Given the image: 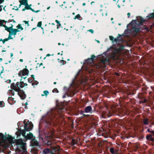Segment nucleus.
<instances>
[{
    "label": "nucleus",
    "mask_w": 154,
    "mask_h": 154,
    "mask_svg": "<svg viewBox=\"0 0 154 154\" xmlns=\"http://www.w3.org/2000/svg\"><path fill=\"white\" fill-rule=\"evenodd\" d=\"M14 139L11 137H9L8 138L4 136L3 135L0 133V141L1 143H4L5 144L4 146L5 147H7L8 146L12 144V143L14 142V141H15L17 145H20L22 149L23 152L21 154H26L27 151L26 150V143L23 142L21 139L19 140H13Z\"/></svg>",
    "instance_id": "1"
},
{
    "label": "nucleus",
    "mask_w": 154,
    "mask_h": 154,
    "mask_svg": "<svg viewBox=\"0 0 154 154\" xmlns=\"http://www.w3.org/2000/svg\"><path fill=\"white\" fill-rule=\"evenodd\" d=\"M60 148L59 146H54L52 150L49 149H46L43 150V152L45 154H47L49 152L51 154H53L56 151H60Z\"/></svg>",
    "instance_id": "2"
},
{
    "label": "nucleus",
    "mask_w": 154,
    "mask_h": 154,
    "mask_svg": "<svg viewBox=\"0 0 154 154\" xmlns=\"http://www.w3.org/2000/svg\"><path fill=\"white\" fill-rule=\"evenodd\" d=\"M24 86L23 83L22 82H17L16 85H12L11 86V88L15 91H18L20 90V88H22Z\"/></svg>",
    "instance_id": "3"
},
{
    "label": "nucleus",
    "mask_w": 154,
    "mask_h": 154,
    "mask_svg": "<svg viewBox=\"0 0 154 154\" xmlns=\"http://www.w3.org/2000/svg\"><path fill=\"white\" fill-rule=\"evenodd\" d=\"M29 72V70L27 69H25L23 70L20 71L18 73V75L19 76L21 77V78H23H23L25 79L26 77L24 76L28 75Z\"/></svg>",
    "instance_id": "4"
},
{
    "label": "nucleus",
    "mask_w": 154,
    "mask_h": 154,
    "mask_svg": "<svg viewBox=\"0 0 154 154\" xmlns=\"http://www.w3.org/2000/svg\"><path fill=\"white\" fill-rule=\"evenodd\" d=\"M24 130H23L25 132L26 131H29L31 130L32 128L33 125L31 122H28L24 126Z\"/></svg>",
    "instance_id": "5"
},
{
    "label": "nucleus",
    "mask_w": 154,
    "mask_h": 154,
    "mask_svg": "<svg viewBox=\"0 0 154 154\" xmlns=\"http://www.w3.org/2000/svg\"><path fill=\"white\" fill-rule=\"evenodd\" d=\"M17 91V94L22 99H23L25 98V94L23 91L20 90Z\"/></svg>",
    "instance_id": "6"
},
{
    "label": "nucleus",
    "mask_w": 154,
    "mask_h": 154,
    "mask_svg": "<svg viewBox=\"0 0 154 154\" xmlns=\"http://www.w3.org/2000/svg\"><path fill=\"white\" fill-rule=\"evenodd\" d=\"M22 132V135L23 136L25 137L26 139H32L33 137L32 134L31 133H30L28 134L27 136H25V132L24 131H23Z\"/></svg>",
    "instance_id": "7"
},
{
    "label": "nucleus",
    "mask_w": 154,
    "mask_h": 154,
    "mask_svg": "<svg viewBox=\"0 0 154 154\" xmlns=\"http://www.w3.org/2000/svg\"><path fill=\"white\" fill-rule=\"evenodd\" d=\"M94 57V56H92L91 57L90 59H88L86 60L87 63L89 64H91V65H93L94 63H93V59Z\"/></svg>",
    "instance_id": "8"
},
{
    "label": "nucleus",
    "mask_w": 154,
    "mask_h": 154,
    "mask_svg": "<svg viewBox=\"0 0 154 154\" xmlns=\"http://www.w3.org/2000/svg\"><path fill=\"white\" fill-rule=\"evenodd\" d=\"M17 32H18L17 30H16V29H13V28H12L11 31L10 32V35L15 36L16 35L17 33Z\"/></svg>",
    "instance_id": "9"
},
{
    "label": "nucleus",
    "mask_w": 154,
    "mask_h": 154,
    "mask_svg": "<svg viewBox=\"0 0 154 154\" xmlns=\"http://www.w3.org/2000/svg\"><path fill=\"white\" fill-rule=\"evenodd\" d=\"M16 28H17L16 30H17L18 32H20L23 30V28L22 26V25L21 24H19L17 26Z\"/></svg>",
    "instance_id": "10"
},
{
    "label": "nucleus",
    "mask_w": 154,
    "mask_h": 154,
    "mask_svg": "<svg viewBox=\"0 0 154 154\" xmlns=\"http://www.w3.org/2000/svg\"><path fill=\"white\" fill-rule=\"evenodd\" d=\"M25 8H24L23 9L22 11H25L26 9H30L32 11H34V10L32 9L30 7V5H29L28 4H27V5H25Z\"/></svg>",
    "instance_id": "11"
},
{
    "label": "nucleus",
    "mask_w": 154,
    "mask_h": 154,
    "mask_svg": "<svg viewBox=\"0 0 154 154\" xmlns=\"http://www.w3.org/2000/svg\"><path fill=\"white\" fill-rule=\"evenodd\" d=\"M92 111V108L91 106H87L85 109V112H91Z\"/></svg>",
    "instance_id": "12"
},
{
    "label": "nucleus",
    "mask_w": 154,
    "mask_h": 154,
    "mask_svg": "<svg viewBox=\"0 0 154 154\" xmlns=\"http://www.w3.org/2000/svg\"><path fill=\"white\" fill-rule=\"evenodd\" d=\"M19 2L21 4L25 6L27 5L28 4V2L26 0H20Z\"/></svg>",
    "instance_id": "13"
},
{
    "label": "nucleus",
    "mask_w": 154,
    "mask_h": 154,
    "mask_svg": "<svg viewBox=\"0 0 154 154\" xmlns=\"http://www.w3.org/2000/svg\"><path fill=\"white\" fill-rule=\"evenodd\" d=\"M110 151L111 153L112 154H117V151L115 149L113 148H111L110 149Z\"/></svg>",
    "instance_id": "14"
},
{
    "label": "nucleus",
    "mask_w": 154,
    "mask_h": 154,
    "mask_svg": "<svg viewBox=\"0 0 154 154\" xmlns=\"http://www.w3.org/2000/svg\"><path fill=\"white\" fill-rule=\"evenodd\" d=\"M4 27L5 28V29L7 30V31L9 32V33H10V32L11 31V29L12 28V27H8L7 26H5Z\"/></svg>",
    "instance_id": "15"
},
{
    "label": "nucleus",
    "mask_w": 154,
    "mask_h": 154,
    "mask_svg": "<svg viewBox=\"0 0 154 154\" xmlns=\"http://www.w3.org/2000/svg\"><path fill=\"white\" fill-rule=\"evenodd\" d=\"M4 27L5 28V29L7 30V31L9 32V33H10V32L11 31V29L12 28V27H8L7 26H5Z\"/></svg>",
    "instance_id": "16"
},
{
    "label": "nucleus",
    "mask_w": 154,
    "mask_h": 154,
    "mask_svg": "<svg viewBox=\"0 0 154 154\" xmlns=\"http://www.w3.org/2000/svg\"><path fill=\"white\" fill-rule=\"evenodd\" d=\"M7 21H5L4 20H0V26L4 27L5 25L4 24V23H6Z\"/></svg>",
    "instance_id": "17"
},
{
    "label": "nucleus",
    "mask_w": 154,
    "mask_h": 154,
    "mask_svg": "<svg viewBox=\"0 0 154 154\" xmlns=\"http://www.w3.org/2000/svg\"><path fill=\"white\" fill-rule=\"evenodd\" d=\"M49 92L47 91H45L43 92V94H41L42 96H45L46 97L48 94Z\"/></svg>",
    "instance_id": "18"
},
{
    "label": "nucleus",
    "mask_w": 154,
    "mask_h": 154,
    "mask_svg": "<svg viewBox=\"0 0 154 154\" xmlns=\"http://www.w3.org/2000/svg\"><path fill=\"white\" fill-rule=\"evenodd\" d=\"M149 122L148 119H144L143 121V122L145 125L148 124Z\"/></svg>",
    "instance_id": "19"
},
{
    "label": "nucleus",
    "mask_w": 154,
    "mask_h": 154,
    "mask_svg": "<svg viewBox=\"0 0 154 154\" xmlns=\"http://www.w3.org/2000/svg\"><path fill=\"white\" fill-rule=\"evenodd\" d=\"M109 39H110V40H111V41H114L116 42L117 41L116 39H114V37L112 36H109Z\"/></svg>",
    "instance_id": "20"
},
{
    "label": "nucleus",
    "mask_w": 154,
    "mask_h": 154,
    "mask_svg": "<svg viewBox=\"0 0 154 154\" xmlns=\"http://www.w3.org/2000/svg\"><path fill=\"white\" fill-rule=\"evenodd\" d=\"M106 61V58H103L101 60V62L103 64L105 63Z\"/></svg>",
    "instance_id": "21"
},
{
    "label": "nucleus",
    "mask_w": 154,
    "mask_h": 154,
    "mask_svg": "<svg viewBox=\"0 0 154 154\" xmlns=\"http://www.w3.org/2000/svg\"><path fill=\"white\" fill-rule=\"evenodd\" d=\"M80 15L79 14H78L75 16V17L74 18V19H79L80 18Z\"/></svg>",
    "instance_id": "22"
},
{
    "label": "nucleus",
    "mask_w": 154,
    "mask_h": 154,
    "mask_svg": "<svg viewBox=\"0 0 154 154\" xmlns=\"http://www.w3.org/2000/svg\"><path fill=\"white\" fill-rule=\"evenodd\" d=\"M8 41V39L6 38L3 40H2V39H0V41H2L3 42V44H4L5 42L7 41Z\"/></svg>",
    "instance_id": "23"
},
{
    "label": "nucleus",
    "mask_w": 154,
    "mask_h": 154,
    "mask_svg": "<svg viewBox=\"0 0 154 154\" xmlns=\"http://www.w3.org/2000/svg\"><path fill=\"white\" fill-rule=\"evenodd\" d=\"M117 50L116 51V52L117 53H119L122 50V48L120 47L117 48Z\"/></svg>",
    "instance_id": "24"
},
{
    "label": "nucleus",
    "mask_w": 154,
    "mask_h": 154,
    "mask_svg": "<svg viewBox=\"0 0 154 154\" xmlns=\"http://www.w3.org/2000/svg\"><path fill=\"white\" fill-rule=\"evenodd\" d=\"M4 103L3 101L0 102V107H2L4 106Z\"/></svg>",
    "instance_id": "25"
},
{
    "label": "nucleus",
    "mask_w": 154,
    "mask_h": 154,
    "mask_svg": "<svg viewBox=\"0 0 154 154\" xmlns=\"http://www.w3.org/2000/svg\"><path fill=\"white\" fill-rule=\"evenodd\" d=\"M42 22L41 21L39 22L37 24V26L38 27H41V26Z\"/></svg>",
    "instance_id": "26"
},
{
    "label": "nucleus",
    "mask_w": 154,
    "mask_h": 154,
    "mask_svg": "<svg viewBox=\"0 0 154 154\" xmlns=\"http://www.w3.org/2000/svg\"><path fill=\"white\" fill-rule=\"evenodd\" d=\"M24 23H25L26 24H27L28 26H29V21H23Z\"/></svg>",
    "instance_id": "27"
},
{
    "label": "nucleus",
    "mask_w": 154,
    "mask_h": 154,
    "mask_svg": "<svg viewBox=\"0 0 154 154\" xmlns=\"http://www.w3.org/2000/svg\"><path fill=\"white\" fill-rule=\"evenodd\" d=\"M151 135H149V136H147L146 137V138L147 139H148L149 138H150L152 140H154L152 138H151Z\"/></svg>",
    "instance_id": "28"
},
{
    "label": "nucleus",
    "mask_w": 154,
    "mask_h": 154,
    "mask_svg": "<svg viewBox=\"0 0 154 154\" xmlns=\"http://www.w3.org/2000/svg\"><path fill=\"white\" fill-rule=\"evenodd\" d=\"M11 35H10V33H9V36H8V38H7L8 39V41L10 39H12V38L11 37Z\"/></svg>",
    "instance_id": "29"
},
{
    "label": "nucleus",
    "mask_w": 154,
    "mask_h": 154,
    "mask_svg": "<svg viewBox=\"0 0 154 154\" xmlns=\"http://www.w3.org/2000/svg\"><path fill=\"white\" fill-rule=\"evenodd\" d=\"M72 145H74V144H76L75 141L74 140V139L72 140Z\"/></svg>",
    "instance_id": "30"
},
{
    "label": "nucleus",
    "mask_w": 154,
    "mask_h": 154,
    "mask_svg": "<svg viewBox=\"0 0 154 154\" xmlns=\"http://www.w3.org/2000/svg\"><path fill=\"white\" fill-rule=\"evenodd\" d=\"M88 31L91 32L92 33H93L94 32L93 30L92 29L88 30Z\"/></svg>",
    "instance_id": "31"
},
{
    "label": "nucleus",
    "mask_w": 154,
    "mask_h": 154,
    "mask_svg": "<svg viewBox=\"0 0 154 154\" xmlns=\"http://www.w3.org/2000/svg\"><path fill=\"white\" fill-rule=\"evenodd\" d=\"M100 66V64L98 65H97L96 66V67L97 68H98Z\"/></svg>",
    "instance_id": "32"
},
{
    "label": "nucleus",
    "mask_w": 154,
    "mask_h": 154,
    "mask_svg": "<svg viewBox=\"0 0 154 154\" xmlns=\"http://www.w3.org/2000/svg\"><path fill=\"white\" fill-rule=\"evenodd\" d=\"M10 92H11L12 94L13 95H14V91H13L12 90H11V91H10Z\"/></svg>",
    "instance_id": "33"
},
{
    "label": "nucleus",
    "mask_w": 154,
    "mask_h": 154,
    "mask_svg": "<svg viewBox=\"0 0 154 154\" xmlns=\"http://www.w3.org/2000/svg\"><path fill=\"white\" fill-rule=\"evenodd\" d=\"M55 21L57 23H59L60 25V22H59L57 20H55Z\"/></svg>",
    "instance_id": "34"
},
{
    "label": "nucleus",
    "mask_w": 154,
    "mask_h": 154,
    "mask_svg": "<svg viewBox=\"0 0 154 154\" xmlns=\"http://www.w3.org/2000/svg\"><path fill=\"white\" fill-rule=\"evenodd\" d=\"M4 0H0V4L4 2Z\"/></svg>",
    "instance_id": "35"
},
{
    "label": "nucleus",
    "mask_w": 154,
    "mask_h": 154,
    "mask_svg": "<svg viewBox=\"0 0 154 154\" xmlns=\"http://www.w3.org/2000/svg\"><path fill=\"white\" fill-rule=\"evenodd\" d=\"M3 7V6H1L0 5V11H1L2 10V7Z\"/></svg>",
    "instance_id": "36"
},
{
    "label": "nucleus",
    "mask_w": 154,
    "mask_h": 154,
    "mask_svg": "<svg viewBox=\"0 0 154 154\" xmlns=\"http://www.w3.org/2000/svg\"><path fill=\"white\" fill-rule=\"evenodd\" d=\"M127 15L128 16V17L129 18V17L130 16V13H128L127 14Z\"/></svg>",
    "instance_id": "37"
},
{
    "label": "nucleus",
    "mask_w": 154,
    "mask_h": 154,
    "mask_svg": "<svg viewBox=\"0 0 154 154\" xmlns=\"http://www.w3.org/2000/svg\"><path fill=\"white\" fill-rule=\"evenodd\" d=\"M47 144H48V145H51V144L50 142H48V143H47Z\"/></svg>",
    "instance_id": "38"
},
{
    "label": "nucleus",
    "mask_w": 154,
    "mask_h": 154,
    "mask_svg": "<svg viewBox=\"0 0 154 154\" xmlns=\"http://www.w3.org/2000/svg\"><path fill=\"white\" fill-rule=\"evenodd\" d=\"M85 5H86V4H85V3H83V4H82V5H83V6H84Z\"/></svg>",
    "instance_id": "39"
},
{
    "label": "nucleus",
    "mask_w": 154,
    "mask_h": 154,
    "mask_svg": "<svg viewBox=\"0 0 154 154\" xmlns=\"http://www.w3.org/2000/svg\"><path fill=\"white\" fill-rule=\"evenodd\" d=\"M39 11V10H37V11H34V12H36V13H37V12H38Z\"/></svg>",
    "instance_id": "40"
},
{
    "label": "nucleus",
    "mask_w": 154,
    "mask_h": 154,
    "mask_svg": "<svg viewBox=\"0 0 154 154\" xmlns=\"http://www.w3.org/2000/svg\"><path fill=\"white\" fill-rule=\"evenodd\" d=\"M20 62H23V59H20Z\"/></svg>",
    "instance_id": "41"
},
{
    "label": "nucleus",
    "mask_w": 154,
    "mask_h": 154,
    "mask_svg": "<svg viewBox=\"0 0 154 154\" xmlns=\"http://www.w3.org/2000/svg\"><path fill=\"white\" fill-rule=\"evenodd\" d=\"M57 91V90H55V89H54V90H53V92H55V91Z\"/></svg>",
    "instance_id": "42"
},
{
    "label": "nucleus",
    "mask_w": 154,
    "mask_h": 154,
    "mask_svg": "<svg viewBox=\"0 0 154 154\" xmlns=\"http://www.w3.org/2000/svg\"><path fill=\"white\" fill-rule=\"evenodd\" d=\"M22 5V4H21L20 3V5H19V8H20V7L21 6V5Z\"/></svg>",
    "instance_id": "43"
},
{
    "label": "nucleus",
    "mask_w": 154,
    "mask_h": 154,
    "mask_svg": "<svg viewBox=\"0 0 154 154\" xmlns=\"http://www.w3.org/2000/svg\"><path fill=\"white\" fill-rule=\"evenodd\" d=\"M11 57H12L13 56V54L12 53H11Z\"/></svg>",
    "instance_id": "44"
},
{
    "label": "nucleus",
    "mask_w": 154,
    "mask_h": 154,
    "mask_svg": "<svg viewBox=\"0 0 154 154\" xmlns=\"http://www.w3.org/2000/svg\"><path fill=\"white\" fill-rule=\"evenodd\" d=\"M50 7H48V8H47V10H48V9H50Z\"/></svg>",
    "instance_id": "45"
},
{
    "label": "nucleus",
    "mask_w": 154,
    "mask_h": 154,
    "mask_svg": "<svg viewBox=\"0 0 154 154\" xmlns=\"http://www.w3.org/2000/svg\"><path fill=\"white\" fill-rule=\"evenodd\" d=\"M151 133H154V131H151L150 132Z\"/></svg>",
    "instance_id": "46"
},
{
    "label": "nucleus",
    "mask_w": 154,
    "mask_h": 154,
    "mask_svg": "<svg viewBox=\"0 0 154 154\" xmlns=\"http://www.w3.org/2000/svg\"><path fill=\"white\" fill-rule=\"evenodd\" d=\"M2 58H0V61H2Z\"/></svg>",
    "instance_id": "47"
},
{
    "label": "nucleus",
    "mask_w": 154,
    "mask_h": 154,
    "mask_svg": "<svg viewBox=\"0 0 154 154\" xmlns=\"http://www.w3.org/2000/svg\"><path fill=\"white\" fill-rule=\"evenodd\" d=\"M147 131H148V132H151V131H149V129H147Z\"/></svg>",
    "instance_id": "48"
},
{
    "label": "nucleus",
    "mask_w": 154,
    "mask_h": 154,
    "mask_svg": "<svg viewBox=\"0 0 154 154\" xmlns=\"http://www.w3.org/2000/svg\"><path fill=\"white\" fill-rule=\"evenodd\" d=\"M34 75H31V77H32V78H33L34 77Z\"/></svg>",
    "instance_id": "49"
},
{
    "label": "nucleus",
    "mask_w": 154,
    "mask_h": 154,
    "mask_svg": "<svg viewBox=\"0 0 154 154\" xmlns=\"http://www.w3.org/2000/svg\"><path fill=\"white\" fill-rule=\"evenodd\" d=\"M61 45V44L60 43H58V45Z\"/></svg>",
    "instance_id": "50"
},
{
    "label": "nucleus",
    "mask_w": 154,
    "mask_h": 154,
    "mask_svg": "<svg viewBox=\"0 0 154 154\" xmlns=\"http://www.w3.org/2000/svg\"><path fill=\"white\" fill-rule=\"evenodd\" d=\"M56 83H56V82H54V85L56 84Z\"/></svg>",
    "instance_id": "51"
},
{
    "label": "nucleus",
    "mask_w": 154,
    "mask_h": 154,
    "mask_svg": "<svg viewBox=\"0 0 154 154\" xmlns=\"http://www.w3.org/2000/svg\"><path fill=\"white\" fill-rule=\"evenodd\" d=\"M152 124L154 125V121L153 122H152Z\"/></svg>",
    "instance_id": "52"
},
{
    "label": "nucleus",
    "mask_w": 154,
    "mask_h": 154,
    "mask_svg": "<svg viewBox=\"0 0 154 154\" xmlns=\"http://www.w3.org/2000/svg\"><path fill=\"white\" fill-rule=\"evenodd\" d=\"M72 14H73V15H75V13H74V12H73V13H72Z\"/></svg>",
    "instance_id": "53"
},
{
    "label": "nucleus",
    "mask_w": 154,
    "mask_h": 154,
    "mask_svg": "<svg viewBox=\"0 0 154 154\" xmlns=\"http://www.w3.org/2000/svg\"><path fill=\"white\" fill-rule=\"evenodd\" d=\"M102 116H103V118H104V117H104V116L103 114V113L102 114Z\"/></svg>",
    "instance_id": "54"
},
{
    "label": "nucleus",
    "mask_w": 154,
    "mask_h": 154,
    "mask_svg": "<svg viewBox=\"0 0 154 154\" xmlns=\"http://www.w3.org/2000/svg\"><path fill=\"white\" fill-rule=\"evenodd\" d=\"M40 50H42V48H41L40 49Z\"/></svg>",
    "instance_id": "55"
},
{
    "label": "nucleus",
    "mask_w": 154,
    "mask_h": 154,
    "mask_svg": "<svg viewBox=\"0 0 154 154\" xmlns=\"http://www.w3.org/2000/svg\"><path fill=\"white\" fill-rule=\"evenodd\" d=\"M97 42L98 43H99V42H99V41H97Z\"/></svg>",
    "instance_id": "56"
},
{
    "label": "nucleus",
    "mask_w": 154,
    "mask_h": 154,
    "mask_svg": "<svg viewBox=\"0 0 154 154\" xmlns=\"http://www.w3.org/2000/svg\"><path fill=\"white\" fill-rule=\"evenodd\" d=\"M125 0H124L123 1V2H125Z\"/></svg>",
    "instance_id": "57"
},
{
    "label": "nucleus",
    "mask_w": 154,
    "mask_h": 154,
    "mask_svg": "<svg viewBox=\"0 0 154 154\" xmlns=\"http://www.w3.org/2000/svg\"><path fill=\"white\" fill-rule=\"evenodd\" d=\"M2 51V52H4V51H4V50H3Z\"/></svg>",
    "instance_id": "58"
},
{
    "label": "nucleus",
    "mask_w": 154,
    "mask_h": 154,
    "mask_svg": "<svg viewBox=\"0 0 154 154\" xmlns=\"http://www.w3.org/2000/svg\"><path fill=\"white\" fill-rule=\"evenodd\" d=\"M113 20V18H111V20Z\"/></svg>",
    "instance_id": "59"
},
{
    "label": "nucleus",
    "mask_w": 154,
    "mask_h": 154,
    "mask_svg": "<svg viewBox=\"0 0 154 154\" xmlns=\"http://www.w3.org/2000/svg\"><path fill=\"white\" fill-rule=\"evenodd\" d=\"M62 45H64V44H62Z\"/></svg>",
    "instance_id": "60"
},
{
    "label": "nucleus",
    "mask_w": 154,
    "mask_h": 154,
    "mask_svg": "<svg viewBox=\"0 0 154 154\" xmlns=\"http://www.w3.org/2000/svg\"><path fill=\"white\" fill-rule=\"evenodd\" d=\"M114 1H115L116 0H113Z\"/></svg>",
    "instance_id": "61"
},
{
    "label": "nucleus",
    "mask_w": 154,
    "mask_h": 154,
    "mask_svg": "<svg viewBox=\"0 0 154 154\" xmlns=\"http://www.w3.org/2000/svg\"><path fill=\"white\" fill-rule=\"evenodd\" d=\"M30 5V7L32 5Z\"/></svg>",
    "instance_id": "62"
},
{
    "label": "nucleus",
    "mask_w": 154,
    "mask_h": 154,
    "mask_svg": "<svg viewBox=\"0 0 154 154\" xmlns=\"http://www.w3.org/2000/svg\"><path fill=\"white\" fill-rule=\"evenodd\" d=\"M25 121H24V122L25 123Z\"/></svg>",
    "instance_id": "63"
}]
</instances>
